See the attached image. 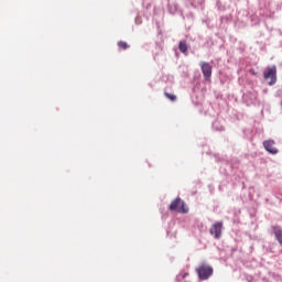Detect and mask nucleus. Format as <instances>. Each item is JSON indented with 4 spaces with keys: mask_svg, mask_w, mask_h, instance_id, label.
Instances as JSON below:
<instances>
[{
    "mask_svg": "<svg viewBox=\"0 0 282 282\" xmlns=\"http://www.w3.org/2000/svg\"><path fill=\"white\" fill-rule=\"evenodd\" d=\"M200 69H202L205 80H210V78L213 76V66H210V63L202 62Z\"/></svg>",
    "mask_w": 282,
    "mask_h": 282,
    "instance_id": "nucleus-3",
    "label": "nucleus"
},
{
    "mask_svg": "<svg viewBox=\"0 0 282 282\" xmlns=\"http://www.w3.org/2000/svg\"><path fill=\"white\" fill-rule=\"evenodd\" d=\"M165 98H167L169 100H171V102H175V100H177V96L171 94V93H164Z\"/></svg>",
    "mask_w": 282,
    "mask_h": 282,
    "instance_id": "nucleus-8",
    "label": "nucleus"
},
{
    "mask_svg": "<svg viewBox=\"0 0 282 282\" xmlns=\"http://www.w3.org/2000/svg\"><path fill=\"white\" fill-rule=\"evenodd\" d=\"M186 276H188L187 272L183 274V279H186Z\"/></svg>",
    "mask_w": 282,
    "mask_h": 282,
    "instance_id": "nucleus-10",
    "label": "nucleus"
},
{
    "mask_svg": "<svg viewBox=\"0 0 282 282\" xmlns=\"http://www.w3.org/2000/svg\"><path fill=\"white\" fill-rule=\"evenodd\" d=\"M178 50L180 52H182V54H186V52H188V46L186 45V42H180Z\"/></svg>",
    "mask_w": 282,
    "mask_h": 282,
    "instance_id": "nucleus-7",
    "label": "nucleus"
},
{
    "mask_svg": "<svg viewBox=\"0 0 282 282\" xmlns=\"http://www.w3.org/2000/svg\"><path fill=\"white\" fill-rule=\"evenodd\" d=\"M224 224L221 223H216L212 226V228L209 229L210 235L215 238V239H219V237H221V228H223Z\"/></svg>",
    "mask_w": 282,
    "mask_h": 282,
    "instance_id": "nucleus-5",
    "label": "nucleus"
},
{
    "mask_svg": "<svg viewBox=\"0 0 282 282\" xmlns=\"http://www.w3.org/2000/svg\"><path fill=\"white\" fill-rule=\"evenodd\" d=\"M170 210L172 213H180L182 215L188 213V207H186V204L182 198H175L171 204H170Z\"/></svg>",
    "mask_w": 282,
    "mask_h": 282,
    "instance_id": "nucleus-1",
    "label": "nucleus"
},
{
    "mask_svg": "<svg viewBox=\"0 0 282 282\" xmlns=\"http://www.w3.org/2000/svg\"><path fill=\"white\" fill-rule=\"evenodd\" d=\"M263 147H264L265 151H268L272 155H276V153H279V150L274 147V140L264 141Z\"/></svg>",
    "mask_w": 282,
    "mask_h": 282,
    "instance_id": "nucleus-6",
    "label": "nucleus"
},
{
    "mask_svg": "<svg viewBox=\"0 0 282 282\" xmlns=\"http://www.w3.org/2000/svg\"><path fill=\"white\" fill-rule=\"evenodd\" d=\"M196 272L200 281H206L210 279V276H213V267L202 264L200 267H198V269H196Z\"/></svg>",
    "mask_w": 282,
    "mask_h": 282,
    "instance_id": "nucleus-2",
    "label": "nucleus"
},
{
    "mask_svg": "<svg viewBox=\"0 0 282 282\" xmlns=\"http://www.w3.org/2000/svg\"><path fill=\"white\" fill-rule=\"evenodd\" d=\"M118 47L120 50H128L129 48V44H127V42H124V41H120V42H118Z\"/></svg>",
    "mask_w": 282,
    "mask_h": 282,
    "instance_id": "nucleus-9",
    "label": "nucleus"
},
{
    "mask_svg": "<svg viewBox=\"0 0 282 282\" xmlns=\"http://www.w3.org/2000/svg\"><path fill=\"white\" fill-rule=\"evenodd\" d=\"M264 79L270 80L269 85L276 84V66H272L268 72L264 73Z\"/></svg>",
    "mask_w": 282,
    "mask_h": 282,
    "instance_id": "nucleus-4",
    "label": "nucleus"
}]
</instances>
